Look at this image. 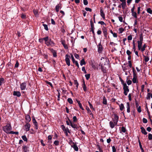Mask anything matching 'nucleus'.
<instances>
[{
  "label": "nucleus",
  "instance_id": "7",
  "mask_svg": "<svg viewBox=\"0 0 152 152\" xmlns=\"http://www.w3.org/2000/svg\"><path fill=\"white\" fill-rule=\"evenodd\" d=\"M98 52L99 53H101L103 50V47L100 42L98 45Z\"/></svg>",
  "mask_w": 152,
  "mask_h": 152
},
{
  "label": "nucleus",
  "instance_id": "31",
  "mask_svg": "<svg viewBox=\"0 0 152 152\" xmlns=\"http://www.w3.org/2000/svg\"><path fill=\"white\" fill-rule=\"evenodd\" d=\"M86 109L88 113H89L90 115H93L92 113H91V110H90L89 108L88 107H86Z\"/></svg>",
  "mask_w": 152,
  "mask_h": 152
},
{
  "label": "nucleus",
  "instance_id": "49",
  "mask_svg": "<svg viewBox=\"0 0 152 152\" xmlns=\"http://www.w3.org/2000/svg\"><path fill=\"white\" fill-rule=\"evenodd\" d=\"M137 110L138 112L140 113L141 112V108L140 106H139L137 107Z\"/></svg>",
  "mask_w": 152,
  "mask_h": 152
},
{
  "label": "nucleus",
  "instance_id": "28",
  "mask_svg": "<svg viewBox=\"0 0 152 152\" xmlns=\"http://www.w3.org/2000/svg\"><path fill=\"white\" fill-rule=\"evenodd\" d=\"M144 57L145 62H147L149 61V59L148 56H144Z\"/></svg>",
  "mask_w": 152,
  "mask_h": 152
},
{
  "label": "nucleus",
  "instance_id": "18",
  "mask_svg": "<svg viewBox=\"0 0 152 152\" xmlns=\"http://www.w3.org/2000/svg\"><path fill=\"white\" fill-rule=\"evenodd\" d=\"M109 125L110 126V127L112 128L113 129L115 127V124L113 121H110L109 122Z\"/></svg>",
  "mask_w": 152,
  "mask_h": 152
},
{
  "label": "nucleus",
  "instance_id": "23",
  "mask_svg": "<svg viewBox=\"0 0 152 152\" xmlns=\"http://www.w3.org/2000/svg\"><path fill=\"white\" fill-rule=\"evenodd\" d=\"M132 14V16H133L134 18H137V14L135 12H131Z\"/></svg>",
  "mask_w": 152,
  "mask_h": 152
},
{
  "label": "nucleus",
  "instance_id": "38",
  "mask_svg": "<svg viewBox=\"0 0 152 152\" xmlns=\"http://www.w3.org/2000/svg\"><path fill=\"white\" fill-rule=\"evenodd\" d=\"M139 145H140V149L142 150V152H144V150H143V148H142V145L141 144V142H140L139 140Z\"/></svg>",
  "mask_w": 152,
  "mask_h": 152
},
{
  "label": "nucleus",
  "instance_id": "29",
  "mask_svg": "<svg viewBox=\"0 0 152 152\" xmlns=\"http://www.w3.org/2000/svg\"><path fill=\"white\" fill-rule=\"evenodd\" d=\"M74 83L75 85H76V89H77L78 88V86L79 85V83L78 82H77V81L76 80H74Z\"/></svg>",
  "mask_w": 152,
  "mask_h": 152
},
{
  "label": "nucleus",
  "instance_id": "13",
  "mask_svg": "<svg viewBox=\"0 0 152 152\" xmlns=\"http://www.w3.org/2000/svg\"><path fill=\"white\" fill-rule=\"evenodd\" d=\"M69 121H70V126H72V127L74 129H77V125L76 124H75L74 123H73L70 120Z\"/></svg>",
  "mask_w": 152,
  "mask_h": 152
},
{
  "label": "nucleus",
  "instance_id": "4",
  "mask_svg": "<svg viewBox=\"0 0 152 152\" xmlns=\"http://www.w3.org/2000/svg\"><path fill=\"white\" fill-rule=\"evenodd\" d=\"M70 58V56L66 54L65 56V61L66 63L68 66L70 65V62L69 59Z\"/></svg>",
  "mask_w": 152,
  "mask_h": 152
},
{
  "label": "nucleus",
  "instance_id": "58",
  "mask_svg": "<svg viewBox=\"0 0 152 152\" xmlns=\"http://www.w3.org/2000/svg\"><path fill=\"white\" fill-rule=\"evenodd\" d=\"M19 65V63H18V61H17L16 62V63L15 65V68L18 67Z\"/></svg>",
  "mask_w": 152,
  "mask_h": 152
},
{
  "label": "nucleus",
  "instance_id": "3",
  "mask_svg": "<svg viewBox=\"0 0 152 152\" xmlns=\"http://www.w3.org/2000/svg\"><path fill=\"white\" fill-rule=\"evenodd\" d=\"M119 117L116 114L114 115V118L113 119V122L116 125L117 124L118 121Z\"/></svg>",
  "mask_w": 152,
  "mask_h": 152
},
{
  "label": "nucleus",
  "instance_id": "53",
  "mask_svg": "<svg viewBox=\"0 0 152 152\" xmlns=\"http://www.w3.org/2000/svg\"><path fill=\"white\" fill-rule=\"evenodd\" d=\"M90 74H86L85 75V76L86 77V79L87 80H88L89 78L90 77Z\"/></svg>",
  "mask_w": 152,
  "mask_h": 152
},
{
  "label": "nucleus",
  "instance_id": "32",
  "mask_svg": "<svg viewBox=\"0 0 152 152\" xmlns=\"http://www.w3.org/2000/svg\"><path fill=\"white\" fill-rule=\"evenodd\" d=\"M91 29H94V24L92 20H91L90 21Z\"/></svg>",
  "mask_w": 152,
  "mask_h": 152
},
{
  "label": "nucleus",
  "instance_id": "1",
  "mask_svg": "<svg viewBox=\"0 0 152 152\" xmlns=\"http://www.w3.org/2000/svg\"><path fill=\"white\" fill-rule=\"evenodd\" d=\"M12 129V127L10 124L7 123V125L3 127L4 131L7 134H10L11 130Z\"/></svg>",
  "mask_w": 152,
  "mask_h": 152
},
{
  "label": "nucleus",
  "instance_id": "45",
  "mask_svg": "<svg viewBox=\"0 0 152 152\" xmlns=\"http://www.w3.org/2000/svg\"><path fill=\"white\" fill-rule=\"evenodd\" d=\"M60 8V6L58 5L56 6V11L57 12H58Z\"/></svg>",
  "mask_w": 152,
  "mask_h": 152
},
{
  "label": "nucleus",
  "instance_id": "63",
  "mask_svg": "<svg viewBox=\"0 0 152 152\" xmlns=\"http://www.w3.org/2000/svg\"><path fill=\"white\" fill-rule=\"evenodd\" d=\"M148 139L149 140H151L152 139V134H149L148 137Z\"/></svg>",
  "mask_w": 152,
  "mask_h": 152
},
{
  "label": "nucleus",
  "instance_id": "10",
  "mask_svg": "<svg viewBox=\"0 0 152 152\" xmlns=\"http://www.w3.org/2000/svg\"><path fill=\"white\" fill-rule=\"evenodd\" d=\"M13 95L14 96H16L18 97L21 96V94L20 91H14L13 92Z\"/></svg>",
  "mask_w": 152,
  "mask_h": 152
},
{
  "label": "nucleus",
  "instance_id": "56",
  "mask_svg": "<svg viewBox=\"0 0 152 152\" xmlns=\"http://www.w3.org/2000/svg\"><path fill=\"white\" fill-rule=\"evenodd\" d=\"M118 18L119 20L121 22H123V17H121V16H119L118 17Z\"/></svg>",
  "mask_w": 152,
  "mask_h": 152
},
{
  "label": "nucleus",
  "instance_id": "62",
  "mask_svg": "<svg viewBox=\"0 0 152 152\" xmlns=\"http://www.w3.org/2000/svg\"><path fill=\"white\" fill-rule=\"evenodd\" d=\"M23 148L24 151H27V147L26 145H24L23 146Z\"/></svg>",
  "mask_w": 152,
  "mask_h": 152
},
{
  "label": "nucleus",
  "instance_id": "16",
  "mask_svg": "<svg viewBox=\"0 0 152 152\" xmlns=\"http://www.w3.org/2000/svg\"><path fill=\"white\" fill-rule=\"evenodd\" d=\"M73 145L71 146L74 149L75 151H78V147L76 144H75L74 143V142H73Z\"/></svg>",
  "mask_w": 152,
  "mask_h": 152
},
{
  "label": "nucleus",
  "instance_id": "36",
  "mask_svg": "<svg viewBox=\"0 0 152 152\" xmlns=\"http://www.w3.org/2000/svg\"><path fill=\"white\" fill-rule=\"evenodd\" d=\"M124 31V29L122 28H121L119 29V34H121Z\"/></svg>",
  "mask_w": 152,
  "mask_h": 152
},
{
  "label": "nucleus",
  "instance_id": "15",
  "mask_svg": "<svg viewBox=\"0 0 152 152\" xmlns=\"http://www.w3.org/2000/svg\"><path fill=\"white\" fill-rule=\"evenodd\" d=\"M100 15L102 18L105 19V14L104 12V11L102 9H101L100 10Z\"/></svg>",
  "mask_w": 152,
  "mask_h": 152
},
{
  "label": "nucleus",
  "instance_id": "34",
  "mask_svg": "<svg viewBox=\"0 0 152 152\" xmlns=\"http://www.w3.org/2000/svg\"><path fill=\"white\" fill-rule=\"evenodd\" d=\"M120 107V109L121 110H122L124 108V105L123 104L121 103L119 105Z\"/></svg>",
  "mask_w": 152,
  "mask_h": 152
},
{
  "label": "nucleus",
  "instance_id": "11",
  "mask_svg": "<svg viewBox=\"0 0 152 152\" xmlns=\"http://www.w3.org/2000/svg\"><path fill=\"white\" fill-rule=\"evenodd\" d=\"M61 44L63 46L64 48L65 49H68V47L67 44H66L65 43V41L64 40H61Z\"/></svg>",
  "mask_w": 152,
  "mask_h": 152
},
{
  "label": "nucleus",
  "instance_id": "30",
  "mask_svg": "<svg viewBox=\"0 0 152 152\" xmlns=\"http://www.w3.org/2000/svg\"><path fill=\"white\" fill-rule=\"evenodd\" d=\"M146 47V46L145 44H144L142 47H141V49H140V50H141V51L142 52H143L145 50V48Z\"/></svg>",
  "mask_w": 152,
  "mask_h": 152
},
{
  "label": "nucleus",
  "instance_id": "51",
  "mask_svg": "<svg viewBox=\"0 0 152 152\" xmlns=\"http://www.w3.org/2000/svg\"><path fill=\"white\" fill-rule=\"evenodd\" d=\"M43 40H45V43L46 44V42L48 41L49 39V38L48 37H46L43 38Z\"/></svg>",
  "mask_w": 152,
  "mask_h": 152
},
{
  "label": "nucleus",
  "instance_id": "6",
  "mask_svg": "<svg viewBox=\"0 0 152 152\" xmlns=\"http://www.w3.org/2000/svg\"><path fill=\"white\" fill-rule=\"evenodd\" d=\"M132 69L133 70V77L132 79V82L134 83H136L137 82V76L136 75V74L135 72H134V68L133 67H132Z\"/></svg>",
  "mask_w": 152,
  "mask_h": 152
},
{
  "label": "nucleus",
  "instance_id": "54",
  "mask_svg": "<svg viewBox=\"0 0 152 152\" xmlns=\"http://www.w3.org/2000/svg\"><path fill=\"white\" fill-rule=\"evenodd\" d=\"M113 152H116V149L115 146H113L112 147Z\"/></svg>",
  "mask_w": 152,
  "mask_h": 152
},
{
  "label": "nucleus",
  "instance_id": "27",
  "mask_svg": "<svg viewBox=\"0 0 152 152\" xmlns=\"http://www.w3.org/2000/svg\"><path fill=\"white\" fill-rule=\"evenodd\" d=\"M86 64V62L85 61L84 59L83 58L80 61V65L82 66L83 65H85Z\"/></svg>",
  "mask_w": 152,
  "mask_h": 152
},
{
  "label": "nucleus",
  "instance_id": "43",
  "mask_svg": "<svg viewBox=\"0 0 152 152\" xmlns=\"http://www.w3.org/2000/svg\"><path fill=\"white\" fill-rule=\"evenodd\" d=\"M19 133L18 132H13L12 131H11L10 132V134H15L16 135L18 134Z\"/></svg>",
  "mask_w": 152,
  "mask_h": 152
},
{
  "label": "nucleus",
  "instance_id": "57",
  "mask_svg": "<svg viewBox=\"0 0 152 152\" xmlns=\"http://www.w3.org/2000/svg\"><path fill=\"white\" fill-rule=\"evenodd\" d=\"M46 83L48 84L49 85L51 86V87H52V88L53 87V86L52 84L50 82H49L48 81H47V82H46Z\"/></svg>",
  "mask_w": 152,
  "mask_h": 152
},
{
  "label": "nucleus",
  "instance_id": "37",
  "mask_svg": "<svg viewBox=\"0 0 152 152\" xmlns=\"http://www.w3.org/2000/svg\"><path fill=\"white\" fill-rule=\"evenodd\" d=\"M22 138L24 141H27V139L25 135H23L22 136Z\"/></svg>",
  "mask_w": 152,
  "mask_h": 152
},
{
  "label": "nucleus",
  "instance_id": "52",
  "mask_svg": "<svg viewBox=\"0 0 152 152\" xmlns=\"http://www.w3.org/2000/svg\"><path fill=\"white\" fill-rule=\"evenodd\" d=\"M121 131L124 133H125L126 132V129L124 127L122 126L121 128Z\"/></svg>",
  "mask_w": 152,
  "mask_h": 152
},
{
  "label": "nucleus",
  "instance_id": "35",
  "mask_svg": "<svg viewBox=\"0 0 152 152\" xmlns=\"http://www.w3.org/2000/svg\"><path fill=\"white\" fill-rule=\"evenodd\" d=\"M143 37L142 34H141L140 36V37L139 38V40L138 41H137L140 42H143Z\"/></svg>",
  "mask_w": 152,
  "mask_h": 152
},
{
  "label": "nucleus",
  "instance_id": "64",
  "mask_svg": "<svg viewBox=\"0 0 152 152\" xmlns=\"http://www.w3.org/2000/svg\"><path fill=\"white\" fill-rule=\"evenodd\" d=\"M127 84H128V85H131L132 84V82L131 80H129L127 81Z\"/></svg>",
  "mask_w": 152,
  "mask_h": 152
},
{
  "label": "nucleus",
  "instance_id": "47",
  "mask_svg": "<svg viewBox=\"0 0 152 152\" xmlns=\"http://www.w3.org/2000/svg\"><path fill=\"white\" fill-rule=\"evenodd\" d=\"M54 144L56 145H58L59 144V141L58 140H55L54 142Z\"/></svg>",
  "mask_w": 152,
  "mask_h": 152
},
{
  "label": "nucleus",
  "instance_id": "25",
  "mask_svg": "<svg viewBox=\"0 0 152 152\" xmlns=\"http://www.w3.org/2000/svg\"><path fill=\"white\" fill-rule=\"evenodd\" d=\"M103 33L104 37H106L107 33V30L106 28H104L103 29Z\"/></svg>",
  "mask_w": 152,
  "mask_h": 152
},
{
  "label": "nucleus",
  "instance_id": "2",
  "mask_svg": "<svg viewBox=\"0 0 152 152\" xmlns=\"http://www.w3.org/2000/svg\"><path fill=\"white\" fill-rule=\"evenodd\" d=\"M123 89L124 90V95L126 96L128 92L129 91V89L128 88V86L126 85V83H123Z\"/></svg>",
  "mask_w": 152,
  "mask_h": 152
},
{
  "label": "nucleus",
  "instance_id": "41",
  "mask_svg": "<svg viewBox=\"0 0 152 152\" xmlns=\"http://www.w3.org/2000/svg\"><path fill=\"white\" fill-rule=\"evenodd\" d=\"M67 101L70 104H72L73 103V101L71 98H69L67 99Z\"/></svg>",
  "mask_w": 152,
  "mask_h": 152
},
{
  "label": "nucleus",
  "instance_id": "60",
  "mask_svg": "<svg viewBox=\"0 0 152 152\" xmlns=\"http://www.w3.org/2000/svg\"><path fill=\"white\" fill-rule=\"evenodd\" d=\"M82 70L83 71L84 73L86 74L87 73V72L86 70L85 67H83L82 68Z\"/></svg>",
  "mask_w": 152,
  "mask_h": 152
},
{
  "label": "nucleus",
  "instance_id": "20",
  "mask_svg": "<svg viewBox=\"0 0 152 152\" xmlns=\"http://www.w3.org/2000/svg\"><path fill=\"white\" fill-rule=\"evenodd\" d=\"M126 108H127V111L128 113L130 112V104L129 102L126 103Z\"/></svg>",
  "mask_w": 152,
  "mask_h": 152
},
{
  "label": "nucleus",
  "instance_id": "33",
  "mask_svg": "<svg viewBox=\"0 0 152 152\" xmlns=\"http://www.w3.org/2000/svg\"><path fill=\"white\" fill-rule=\"evenodd\" d=\"M83 90L84 91H86L87 88L86 86V85L85 84V82H84L83 83Z\"/></svg>",
  "mask_w": 152,
  "mask_h": 152
},
{
  "label": "nucleus",
  "instance_id": "48",
  "mask_svg": "<svg viewBox=\"0 0 152 152\" xmlns=\"http://www.w3.org/2000/svg\"><path fill=\"white\" fill-rule=\"evenodd\" d=\"M88 103L89 104V106H90V108L91 109H92L93 110H94V109L93 107V105H92V104H91V103H90V102H88Z\"/></svg>",
  "mask_w": 152,
  "mask_h": 152
},
{
  "label": "nucleus",
  "instance_id": "21",
  "mask_svg": "<svg viewBox=\"0 0 152 152\" xmlns=\"http://www.w3.org/2000/svg\"><path fill=\"white\" fill-rule=\"evenodd\" d=\"M33 12L34 15H35V16L37 17H38L39 16V13L38 11L34 10H33Z\"/></svg>",
  "mask_w": 152,
  "mask_h": 152
},
{
  "label": "nucleus",
  "instance_id": "59",
  "mask_svg": "<svg viewBox=\"0 0 152 152\" xmlns=\"http://www.w3.org/2000/svg\"><path fill=\"white\" fill-rule=\"evenodd\" d=\"M85 10L86 11H89V12H91L92 11V10L91 9L88 7H86L85 8Z\"/></svg>",
  "mask_w": 152,
  "mask_h": 152
},
{
  "label": "nucleus",
  "instance_id": "55",
  "mask_svg": "<svg viewBox=\"0 0 152 152\" xmlns=\"http://www.w3.org/2000/svg\"><path fill=\"white\" fill-rule=\"evenodd\" d=\"M127 39L128 40H131L132 39V37L131 35L127 37Z\"/></svg>",
  "mask_w": 152,
  "mask_h": 152
},
{
  "label": "nucleus",
  "instance_id": "12",
  "mask_svg": "<svg viewBox=\"0 0 152 152\" xmlns=\"http://www.w3.org/2000/svg\"><path fill=\"white\" fill-rule=\"evenodd\" d=\"M61 127L62 128V130L64 132H65L67 131L68 133H70L69 129L68 128L66 129L65 126L64 125H62L61 126Z\"/></svg>",
  "mask_w": 152,
  "mask_h": 152
},
{
  "label": "nucleus",
  "instance_id": "39",
  "mask_svg": "<svg viewBox=\"0 0 152 152\" xmlns=\"http://www.w3.org/2000/svg\"><path fill=\"white\" fill-rule=\"evenodd\" d=\"M32 121L33 123H34V125H36L37 124V123L34 118H32Z\"/></svg>",
  "mask_w": 152,
  "mask_h": 152
},
{
  "label": "nucleus",
  "instance_id": "22",
  "mask_svg": "<svg viewBox=\"0 0 152 152\" xmlns=\"http://www.w3.org/2000/svg\"><path fill=\"white\" fill-rule=\"evenodd\" d=\"M141 129L142 132V133L144 134L145 135H146L147 134V133L146 131L145 130L143 127H141Z\"/></svg>",
  "mask_w": 152,
  "mask_h": 152
},
{
  "label": "nucleus",
  "instance_id": "50",
  "mask_svg": "<svg viewBox=\"0 0 152 152\" xmlns=\"http://www.w3.org/2000/svg\"><path fill=\"white\" fill-rule=\"evenodd\" d=\"M135 105L136 108L138 107L139 106V104L138 103V101L136 100L135 99Z\"/></svg>",
  "mask_w": 152,
  "mask_h": 152
},
{
  "label": "nucleus",
  "instance_id": "9",
  "mask_svg": "<svg viewBox=\"0 0 152 152\" xmlns=\"http://www.w3.org/2000/svg\"><path fill=\"white\" fill-rule=\"evenodd\" d=\"M30 127V124L28 123H26L25 125V130L26 132L28 131L29 130Z\"/></svg>",
  "mask_w": 152,
  "mask_h": 152
},
{
  "label": "nucleus",
  "instance_id": "40",
  "mask_svg": "<svg viewBox=\"0 0 152 152\" xmlns=\"http://www.w3.org/2000/svg\"><path fill=\"white\" fill-rule=\"evenodd\" d=\"M147 11L148 13L150 14H152V10L150 8H148L147 9Z\"/></svg>",
  "mask_w": 152,
  "mask_h": 152
},
{
  "label": "nucleus",
  "instance_id": "8",
  "mask_svg": "<svg viewBox=\"0 0 152 152\" xmlns=\"http://www.w3.org/2000/svg\"><path fill=\"white\" fill-rule=\"evenodd\" d=\"M71 58L72 59V61L74 63H75V65L77 66L78 68L79 67V65L77 61H75V59L74 58V56L72 54H71Z\"/></svg>",
  "mask_w": 152,
  "mask_h": 152
},
{
  "label": "nucleus",
  "instance_id": "5",
  "mask_svg": "<svg viewBox=\"0 0 152 152\" xmlns=\"http://www.w3.org/2000/svg\"><path fill=\"white\" fill-rule=\"evenodd\" d=\"M26 82H24L20 84V88L22 90H24L26 87Z\"/></svg>",
  "mask_w": 152,
  "mask_h": 152
},
{
  "label": "nucleus",
  "instance_id": "42",
  "mask_svg": "<svg viewBox=\"0 0 152 152\" xmlns=\"http://www.w3.org/2000/svg\"><path fill=\"white\" fill-rule=\"evenodd\" d=\"M43 26L44 27L46 31H48V26L46 24H43Z\"/></svg>",
  "mask_w": 152,
  "mask_h": 152
},
{
  "label": "nucleus",
  "instance_id": "61",
  "mask_svg": "<svg viewBox=\"0 0 152 152\" xmlns=\"http://www.w3.org/2000/svg\"><path fill=\"white\" fill-rule=\"evenodd\" d=\"M132 53L129 50H127L126 51V53L128 56L130 55Z\"/></svg>",
  "mask_w": 152,
  "mask_h": 152
},
{
  "label": "nucleus",
  "instance_id": "24",
  "mask_svg": "<svg viewBox=\"0 0 152 152\" xmlns=\"http://www.w3.org/2000/svg\"><path fill=\"white\" fill-rule=\"evenodd\" d=\"M121 5L123 9H125L126 6V2H122L121 4Z\"/></svg>",
  "mask_w": 152,
  "mask_h": 152
},
{
  "label": "nucleus",
  "instance_id": "19",
  "mask_svg": "<svg viewBox=\"0 0 152 152\" xmlns=\"http://www.w3.org/2000/svg\"><path fill=\"white\" fill-rule=\"evenodd\" d=\"M47 45L49 46L53 44V42L51 41L50 39H49L48 41L46 42V44Z\"/></svg>",
  "mask_w": 152,
  "mask_h": 152
},
{
  "label": "nucleus",
  "instance_id": "44",
  "mask_svg": "<svg viewBox=\"0 0 152 152\" xmlns=\"http://www.w3.org/2000/svg\"><path fill=\"white\" fill-rule=\"evenodd\" d=\"M4 79L3 78H0V85L1 86L2 84L4 83Z\"/></svg>",
  "mask_w": 152,
  "mask_h": 152
},
{
  "label": "nucleus",
  "instance_id": "26",
  "mask_svg": "<svg viewBox=\"0 0 152 152\" xmlns=\"http://www.w3.org/2000/svg\"><path fill=\"white\" fill-rule=\"evenodd\" d=\"M103 103L104 104H107V100L106 97L104 96L103 99Z\"/></svg>",
  "mask_w": 152,
  "mask_h": 152
},
{
  "label": "nucleus",
  "instance_id": "17",
  "mask_svg": "<svg viewBox=\"0 0 152 152\" xmlns=\"http://www.w3.org/2000/svg\"><path fill=\"white\" fill-rule=\"evenodd\" d=\"M142 42L137 41V44H138V50H140V49H141V47L142 45Z\"/></svg>",
  "mask_w": 152,
  "mask_h": 152
},
{
  "label": "nucleus",
  "instance_id": "14",
  "mask_svg": "<svg viewBox=\"0 0 152 152\" xmlns=\"http://www.w3.org/2000/svg\"><path fill=\"white\" fill-rule=\"evenodd\" d=\"M25 119L26 120V123H28L31 120V118H30V117L28 115H26Z\"/></svg>",
  "mask_w": 152,
  "mask_h": 152
},
{
  "label": "nucleus",
  "instance_id": "46",
  "mask_svg": "<svg viewBox=\"0 0 152 152\" xmlns=\"http://www.w3.org/2000/svg\"><path fill=\"white\" fill-rule=\"evenodd\" d=\"M150 96H151V93H149L147 94L146 99H147L149 100L150 99Z\"/></svg>",
  "mask_w": 152,
  "mask_h": 152
}]
</instances>
